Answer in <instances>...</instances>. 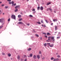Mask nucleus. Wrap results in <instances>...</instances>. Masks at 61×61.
I'll return each instance as SVG.
<instances>
[{
  "label": "nucleus",
  "mask_w": 61,
  "mask_h": 61,
  "mask_svg": "<svg viewBox=\"0 0 61 61\" xmlns=\"http://www.w3.org/2000/svg\"><path fill=\"white\" fill-rule=\"evenodd\" d=\"M0 22L2 23V25H3L5 22V20L4 18H1L0 19Z\"/></svg>",
  "instance_id": "1"
},
{
  "label": "nucleus",
  "mask_w": 61,
  "mask_h": 61,
  "mask_svg": "<svg viewBox=\"0 0 61 61\" xmlns=\"http://www.w3.org/2000/svg\"><path fill=\"white\" fill-rule=\"evenodd\" d=\"M11 18L12 19H14L15 20L16 19V17H15V16L14 15H11Z\"/></svg>",
  "instance_id": "2"
},
{
  "label": "nucleus",
  "mask_w": 61,
  "mask_h": 61,
  "mask_svg": "<svg viewBox=\"0 0 61 61\" xmlns=\"http://www.w3.org/2000/svg\"><path fill=\"white\" fill-rule=\"evenodd\" d=\"M11 3L12 4V7H14V6H15V5H16V3H15L14 4H14V2L13 1H12V2Z\"/></svg>",
  "instance_id": "3"
},
{
  "label": "nucleus",
  "mask_w": 61,
  "mask_h": 61,
  "mask_svg": "<svg viewBox=\"0 0 61 61\" xmlns=\"http://www.w3.org/2000/svg\"><path fill=\"white\" fill-rule=\"evenodd\" d=\"M51 40H52V41L53 42H54L55 41V40L54 39V37H51Z\"/></svg>",
  "instance_id": "4"
},
{
  "label": "nucleus",
  "mask_w": 61,
  "mask_h": 61,
  "mask_svg": "<svg viewBox=\"0 0 61 61\" xmlns=\"http://www.w3.org/2000/svg\"><path fill=\"white\" fill-rule=\"evenodd\" d=\"M20 5H17L15 7V9H16V8H18V7H20Z\"/></svg>",
  "instance_id": "5"
},
{
  "label": "nucleus",
  "mask_w": 61,
  "mask_h": 61,
  "mask_svg": "<svg viewBox=\"0 0 61 61\" xmlns=\"http://www.w3.org/2000/svg\"><path fill=\"white\" fill-rule=\"evenodd\" d=\"M18 24H23V25L24 24V23H23L22 22H19L18 23Z\"/></svg>",
  "instance_id": "6"
},
{
  "label": "nucleus",
  "mask_w": 61,
  "mask_h": 61,
  "mask_svg": "<svg viewBox=\"0 0 61 61\" xmlns=\"http://www.w3.org/2000/svg\"><path fill=\"white\" fill-rule=\"evenodd\" d=\"M37 58L38 59H40V55H38L37 56Z\"/></svg>",
  "instance_id": "7"
},
{
  "label": "nucleus",
  "mask_w": 61,
  "mask_h": 61,
  "mask_svg": "<svg viewBox=\"0 0 61 61\" xmlns=\"http://www.w3.org/2000/svg\"><path fill=\"white\" fill-rule=\"evenodd\" d=\"M33 58H34V59H36V56L35 55H34L33 56Z\"/></svg>",
  "instance_id": "8"
},
{
  "label": "nucleus",
  "mask_w": 61,
  "mask_h": 61,
  "mask_svg": "<svg viewBox=\"0 0 61 61\" xmlns=\"http://www.w3.org/2000/svg\"><path fill=\"white\" fill-rule=\"evenodd\" d=\"M51 38V36H49L48 37V40H49V41H50V38Z\"/></svg>",
  "instance_id": "9"
},
{
  "label": "nucleus",
  "mask_w": 61,
  "mask_h": 61,
  "mask_svg": "<svg viewBox=\"0 0 61 61\" xmlns=\"http://www.w3.org/2000/svg\"><path fill=\"white\" fill-rule=\"evenodd\" d=\"M44 9V8L42 6H41V10H43Z\"/></svg>",
  "instance_id": "10"
},
{
  "label": "nucleus",
  "mask_w": 61,
  "mask_h": 61,
  "mask_svg": "<svg viewBox=\"0 0 61 61\" xmlns=\"http://www.w3.org/2000/svg\"><path fill=\"white\" fill-rule=\"evenodd\" d=\"M22 17V16L20 15H18V17L19 18V17Z\"/></svg>",
  "instance_id": "11"
},
{
  "label": "nucleus",
  "mask_w": 61,
  "mask_h": 61,
  "mask_svg": "<svg viewBox=\"0 0 61 61\" xmlns=\"http://www.w3.org/2000/svg\"><path fill=\"white\" fill-rule=\"evenodd\" d=\"M57 26L55 25V29L56 30H57Z\"/></svg>",
  "instance_id": "12"
},
{
  "label": "nucleus",
  "mask_w": 61,
  "mask_h": 61,
  "mask_svg": "<svg viewBox=\"0 0 61 61\" xmlns=\"http://www.w3.org/2000/svg\"><path fill=\"white\" fill-rule=\"evenodd\" d=\"M50 4H51V2H49V3H47L46 4V5H50Z\"/></svg>",
  "instance_id": "13"
},
{
  "label": "nucleus",
  "mask_w": 61,
  "mask_h": 61,
  "mask_svg": "<svg viewBox=\"0 0 61 61\" xmlns=\"http://www.w3.org/2000/svg\"><path fill=\"white\" fill-rule=\"evenodd\" d=\"M53 21H54V22H55V21H56H56H57V19H53Z\"/></svg>",
  "instance_id": "14"
},
{
  "label": "nucleus",
  "mask_w": 61,
  "mask_h": 61,
  "mask_svg": "<svg viewBox=\"0 0 61 61\" xmlns=\"http://www.w3.org/2000/svg\"><path fill=\"white\" fill-rule=\"evenodd\" d=\"M20 56L19 55H18V57H17V58L18 59H19L20 58Z\"/></svg>",
  "instance_id": "15"
},
{
  "label": "nucleus",
  "mask_w": 61,
  "mask_h": 61,
  "mask_svg": "<svg viewBox=\"0 0 61 61\" xmlns=\"http://www.w3.org/2000/svg\"><path fill=\"white\" fill-rule=\"evenodd\" d=\"M30 57H32L33 56V54H31L30 55Z\"/></svg>",
  "instance_id": "16"
},
{
  "label": "nucleus",
  "mask_w": 61,
  "mask_h": 61,
  "mask_svg": "<svg viewBox=\"0 0 61 61\" xmlns=\"http://www.w3.org/2000/svg\"><path fill=\"white\" fill-rule=\"evenodd\" d=\"M18 10V9H16L15 10V12H16Z\"/></svg>",
  "instance_id": "17"
},
{
  "label": "nucleus",
  "mask_w": 61,
  "mask_h": 61,
  "mask_svg": "<svg viewBox=\"0 0 61 61\" xmlns=\"http://www.w3.org/2000/svg\"><path fill=\"white\" fill-rule=\"evenodd\" d=\"M8 56H11V54H8Z\"/></svg>",
  "instance_id": "18"
},
{
  "label": "nucleus",
  "mask_w": 61,
  "mask_h": 61,
  "mask_svg": "<svg viewBox=\"0 0 61 61\" xmlns=\"http://www.w3.org/2000/svg\"><path fill=\"white\" fill-rule=\"evenodd\" d=\"M47 35H51V34H50V33H47Z\"/></svg>",
  "instance_id": "19"
},
{
  "label": "nucleus",
  "mask_w": 61,
  "mask_h": 61,
  "mask_svg": "<svg viewBox=\"0 0 61 61\" xmlns=\"http://www.w3.org/2000/svg\"><path fill=\"white\" fill-rule=\"evenodd\" d=\"M49 10L50 11H52V10H53L52 9H51L49 8Z\"/></svg>",
  "instance_id": "20"
},
{
  "label": "nucleus",
  "mask_w": 61,
  "mask_h": 61,
  "mask_svg": "<svg viewBox=\"0 0 61 61\" xmlns=\"http://www.w3.org/2000/svg\"><path fill=\"white\" fill-rule=\"evenodd\" d=\"M54 46V45L53 44H52V45H50V47H53V46Z\"/></svg>",
  "instance_id": "21"
},
{
  "label": "nucleus",
  "mask_w": 61,
  "mask_h": 61,
  "mask_svg": "<svg viewBox=\"0 0 61 61\" xmlns=\"http://www.w3.org/2000/svg\"><path fill=\"white\" fill-rule=\"evenodd\" d=\"M31 50V48H29L28 50V51H30V50Z\"/></svg>",
  "instance_id": "22"
},
{
  "label": "nucleus",
  "mask_w": 61,
  "mask_h": 61,
  "mask_svg": "<svg viewBox=\"0 0 61 61\" xmlns=\"http://www.w3.org/2000/svg\"><path fill=\"white\" fill-rule=\"evenodd\" d=\"M37 23L38 24H39V25H40L41 24V23H40V22H37Z\"/></svg>",
  "instance_id": "23"
},
{
  "label": "nucleus",
  "mask_w": 61,
  "mask_h": 61,
  "mask_svg": "<svg viewBox=\"0 0 61 61\" xmlns=\"http://www.w3.org/2000/svg\"><path fill=\"white\" fill-rule=\"evenodd\" d=\"M39 8H40V7H39V6L37 8V10H39Z\"/></svg>",
  "instance_id": "24"
},
{
  "label": "nucleus",
  "mask_w": 61,
  "mask_h": 61,
  "mask_svg": "<svg viewBox=\"0 0 61 61\" xmlns=\"http://www.w3.org/2000/svg\"><path fill=\"white\" fill-rule=\"evenodd\" d=\"M3 27V26H0V29H1V28H2Z\"/></svg>",
  "instance_id": "25"
},
{
  "label": "nucleus",
  "mask_w": 61,
  "mask_h": 61,
  "mask_svg": "<svg viewBox=\"0 0 61 61\" xmlns=\"http://www.w3.org/2000/svg\"><path fill=\"white\" fill-rule=\"evenodd\" d=\"M22 19L21 18L19 19V21H22Z\"/></svg>",
  "instance_id": "26"
},
{
  "label": "nucleus",
  "mask_w": 61,
  "mask_h": 61,
  "mask_svg": "<svg viewBox=\"0 0 61 61\" xmlns=\"http://www.w3.org/2000/svg\"><path fill=\"white\" fill-rule=\"evenodd\" d=\"M41 22L42 23H44V21H43V20H41Z\"/></svg>",
  "instance_id": "27"
},
{
  "label": "nucleus",
  "mask_w": 61,
  "mask_h": 61,
  "mask_svg": "<svg viewBox=\"0 0 61 61\" xmlns=\"http://www.w3.org/2000/svg\"><path fill=\"white\" fill-rule=\"evenodd\" d=\"M29 16L30 17H33V15H29Z\"/></svg>",
  "instance_id": "28"
},
{
  "label": "nucleus",
  "mask_w": 61,
  "mask_h": 61,
  "mask_svg": "<svg viewBox=\"0 0 61 61\" xmlns=\"http://www.w3.org/2000/svg\"><path fill=\"white\" fill-rule=\"evenodd\" d=\"M2 55H5V53H4V52H2Z\"/></svg>",
  "instance_id": "29"
},
{
  "label": "nucleus",
  "mask_w": 61,
  "mask_h": 61,
  "mask_svg": "<svg viewBox=\"0 0 61 61\" xmlns=\"http://www.w3.org/2000/svg\"><path fill=\"white\" fill-rule=\"evenodd\" d=\"M36 36H37V37H39V35L37 34L35 35Z\"/></svg>",
  "instance_id": "30"
},
{
  "label": "nucleus",
  "mask_w": 61,
  "mask_h": 61,
  "mask_svg": "<svg viewBox=\"0 0 61 61\" xmlns=\"http://www.w3.org/2000/svg\"><path fill=\"white\" fill-rule=\"evenodd\" d=\"M44 46H46V43H45L44 44Z\"/></svg>",
  "instance_id": "31"
},
{
  "label": "nucleus",
  "mask_w": 61,
  "mask_h": 61,
  "mask_svg": "<svg viewBox=\"0 0 61 61\" xmlns=\"http://www.w3.org/2000/svg\"><path fill=\"white\" fill-rule=\"evenodd\" d=\"M56 61H58V60H59V58H57L56 59Z\"/></svg>",
  "instance_id": "32"
},
{
  "label": "nucleus",
  "mask_w": 61,
  "mask_h": 61,
  "mask_svg": "<svg viewBox=\"0 0 61 61\" xmlns=\"http://www.w3.org/2000/svg\"><path fill=\"white\" fill-rule=\"evenodd\" d=\"M60 38V37H57V39H58V38L59 39V38Z\"/></svg>",
  "instance_id": "33"
},
{
  "label": "nucleus",
  "mask_w": 61,
  "mask_h": 61,
  "mask_svg": "<svg viewBox=\"0 0 61 61\" xmlns=\"http://www.w3.org/2000/svg\"><path fill=\"white\" fill-rule=\"evenodd\" d=\"M51 60H53L54 59V57H52L51 58Z\"/></svg>",
  "instance_id": "34"
},
{
  "label": "nucleus",
  "mask_w": 61,
  "mask_h": 61,
  "mask_svg": "<svg viewBox=\"0 0 61 61\" xmlns=\"http://www.w3.org/2000/svg\"><path fill=\"white\" fill-rule=\"evenodd\" d=\"M57 57L58 58H59V57H60V56L59 55H58L57 56Z\"/></svg>",
  "instance_id": "35"
},
{
  "label": "nucleus",
  "mask_w": 61,
  "mask_h": 61,
  "mask_svg": "<svg viewBox=\"0 0 61 61\" xmlns=\"http://www.w3.org/2000/svg\"><path fill=\"white\" fill-rule=\"evenodd\" d=\"M32 11H35V9H33L32 10Z\"/></svg>",
  "instance_id": "36"
},
{
  "label": "nucleus",
  "mask_w": 61,
  "mask_h": 61,
  "mask_svg": "<svg viewBox=\"0 0 61 61\" xmlns=\"http://www.w3.org/2000/svg\"><path fill=\"white\" fill-rule=\"evenodd\" d=\"M7 1L9 2H11V0H7Z\"/></svg>",
  "instance_id": "37"
},
{
  "label": "nucleus",
  "mask_w": 61,
  "mask_h": 61,
  "mask_svg": "<svg viewBox=\"0 0 61 61\" xmlns=\"http://www.w3.org/2000/svg\"><path fill=\"white\" fill-rule=\"evenodd\" d=\"M10 21V19L9 18L8 20V21Z\"/></svg>",
  "instance_id": "38"
},
{
  "label": "nucleus",
  "mask_w": 61,
  "mask_h": 61,
  "mask_svg": "<svg viewBox=\"0 0 61 61\" xmlns=\"http://www.w3.org/2000/svg\"><path fill=\"white\" fill-rule=\"evenodd\" d=\"M8 8V7L7 6H5V9L7 8Z\"/></svg>",
  "instance_id": "39"
},
{
  "label": "nucleus",
  "mask_w": 61,
  "mask_h": 61,
  "mask_svg": "<svg viewBox=\"0 0 61 61\" xmlns=\"http://www.w3.org/2000/svg\"><path fill=\"white\" fill-rule=\"evenodd\" d=\"M46 22L47 23H48V22L47 21V20H46Z\"/></svg>",
  "instance_id": "40"
},
{
  "label": "nucleus",
  "mask_w": 61,
  "mask_h": 61,
  "mask_svg": "<svg viewBox=\"0 0 61 61\" xmlns=\"http://www.w3.org/2000/svg\"><path fill=\"white\" fill-rule=\"evenodd\" d=\"M53 61H56V59H54V60H53Z\"/></svg>",
  "instance_id": "41"
},
{
  "label": "nucleus",
  "mask_w": 61,
  "mask_h": 61,
  "mask_svg": "<svg viewBox=\"0 0 61 61\" xmlns=\"http://www.w3.org/2000/svg\"><path fill=\"white\" fill-rule=\"evenodd\" d=\"M45 59V57H44L43 58H42V59H43V60H44V59Z\"/></svg>",
  "instance_id": "42"
},
{
  "label": "nucleus",
  "mask_w": 61,
  "mask_h": 61,
  "mask_svg": "<svg viewBox=\"0 0 61 61\" xmlns=\"http://www.w3.org/2000/svg\"><path fill=\"white\" fill-rule=\"evenodd\" d=\"M39 53L40 54H41V52L40 51L39 52Z\"/></svg>",
  "instance_id": "43"
},
{
  "label": "nucleus",
  "mask_w": 61,
  "mask_h": 61,
  "mask_svg": "<svg viewBox=\"0 0 61 61\" xmlns=\"http://www.w3.org/2000/svg\"><path fill=\"white\" fill-rule=\"evenodd\" d=\"M49 10V8H47V11H48V10Z\"/></svg>",
  "instance_id": "44"
},
{
  "label": "nucleus",
  "mask_w": 61,
  "mask_h": 61,
  "mask_svg": "<svg viewBox=\"0 0 61 61\" xmlns=\"http://www.w3.org/2000/svg\"><path fill=\"white\" fill-rule=\"evenodd\" d=\"M20 14H21V15H23V13H22V12H20Z\"/></svg>",
  "instance_id": "45"
},
{
  "label": "nucleus",
  "mask_w": 61,
  "mask_h": 61,
  "mask_svg": "<svg viewBox=\"0 0 61 61\" xmlns=\"http://www.w3.org/2000/svg\"><path fill=\"white\" fill-rule=\"evenodd\" d=\"M27 59H25V61H27Z\"/></svg>",
  "instance_id": "46"
},
{
  "label": "nucleus",
  "mask_w": 61,
  "mask_h": 61,
  "mask_svg": "<svg viewBox=\"0 0 61 61\" xmlns=\"http://www.w3.org/2000/svg\"><path fill=\"white\" fill-rule=\"evenodd\" d=\"M24 57H26V56L25 55L24 56Z\"/></svg>",
  "instance_id": "47"
},
{
  "label": "nucleus",
  "mask_w": 61,
  "mask_h": 61,
  "mask_svg": "<svg viewBox=\"0 0 61 61\" xmlns=\"http://www.w3.org/2000/svg\"><path fill=\"white\" fill-rule=\"evenodd\" d=\"M9 4H12V3L11 2H9Z\"/></svg>",
  "instance_id": "48"
},
{
  "label": "nucleus",
  "mask_w": 61,
  "mask_h": 61,
  "mask_svg": "<svg viewBox=\"0 0 61 61\" xmlns=\"http://www.w3.org/2000/svg\"><path fill=\"white\" fill-rule=\"evenodd\" d=\"M45 37H46V38H47V36H45Z\"/></svg>",
  "instance_id": "49"
},
{
  "label": "nucleus",
  "mask_w": 61,
  "mask_h": 61,
  "mask_svg": "<svg viewBox=\"0 0 61 61\" xmlns=\"http://www.w3.org/2000/svg\"><path fill=\"white\" fill-rule=\"evenodd\" d=\"M1 6H4V4L2 5H1Z\"/></svg>",
  "instance_id": "50"
},
{
  "label": "nucleus",
  "mask_w": 61,
  "mask_h": 61,
  "mask_svg": "<svg viewBox=\"0 0 61 61\" xmlns=\"http://www.w3.org/2000/svg\"><path fill=\"white\" fill-rule=\"evenodd\" d=\"M43 34H45V35H46V34L45 33H43Z\"/></svg>",
  "instance_id": "51"
},
{
  "label": "nucleus",
  "mask_w": 61,
  "mask_h": 61,
  "mask_svg": "<svg viewBox=\"0 0 61 61\" xmlns=\"http://www.w3.org/2000/svg\"><path fill=\"white\" fill-rule=\"evenodd\" d=\"M30 25V24H29V23H28V24H27V25Z\"/></svg>",
  "instance_id": "52"
},
{
  "label": "nucleus",
  "mask_w": 61,
  "mask_h": 61,
  "mask_svg": "<svg viewBox=\"0 0 61 61\" xmlns=\"http://www.w3.org/2000/svg\"><path fill=\"white\" fill-rule=\"evenodd\" d=\"M51 25H53V23H52L51 24Z\"/></svg>",
  "instance_id": "53"
},
{
  "label": "nucleus",
  "mask_w": 61,
  "mask_h": 61,
  "mask_svg": "<svg viewBox=\"0 0 61 61\" xmlns=\"http://www.w3.org/2000/svg\"><path fill=\"white\" fill-rule=\"evenodd\" d=\"M41 38V39H42V37H40Z\"/></svg>",
  "instance_id": "54"
},
{
  "label": "nucleus",
  "mask_w": 61,
  "mask_h": 61,
  "mask_svg": "<svg viewBox=\"0 0 61 61\" xmlns=\"http://www.w3.org/2000/svg\"><path fill=\"white\" fill-rule=\"evenodd\" d=\"M42 26L43 27L44 26V25L42 24Z\"/></svg>",
  "instance_id": "55"
},
{
  "label": "nucleus",
  "mask_w": 61,
  "mask_h": 61,
  "mask_svg": "<svg viewBox=\"0 0 61 61\" xmlns=\"http://www.w3.org/2000/svg\"><path fill=\"white\" fill-rule=\"evenodd\" d=\"M47 42H49V41L48 40H47L46 41Z\"/></svg>",
  "instance_id": "56"
},
{
  "label": "nucleus",
  "mask_w": 61,
  "mask_h": 61,
  "mask_svg": "<svg viewBox=\"0 0 61 61\" xmlns=\"http://www.w3.org/2000/svg\"><path fill=\"white\" fill-rule=\"evenodd\" d=\"M47 44H49V45H50V43H47Z\"/></svg>",
  "instance_id": "57"
},
{
  "label": "nucleus",
  "mask_w": 61,
  "mask_h": 61,
  "mask_svg": "<svg viewBox=\"0 0 61 61\" xmlns=\"http://www.w3.org/2000/svg\"><path fill=\"white\" fill-rule=\"evenodd\" d=\"M44 27H46V26L45 25H44Z\"/></svg>",
  "instance_id": "58"
},
{
  "label": "nucleus",
  "mask_w": 61,
  "mask_h": 61,
  "mask_svg": "<svg viewBox=\"0 0 61 61\" xmlns=\"http://www.w3.org/2000/svg\"><path fill=\"white\" fill-rule=\"evenodd\" d=\"M54 13H56V11H54Z\"/></svg>",
  "instance_id": "59"
},
{
  "label": "nucleus",
  "mask_w": 61,
  "mask_h": 61,
  "mask_svg": "<svg viewBox=\"0 0 61 61\" xmlns=\"http://www.w3.org/2000/svg\"><path fill=\"white\" fill-rule=\"evenodd\" d=\"M2 3V2H0V4H1Z\"/></svg>",
  "instance_id": "60"
},
{
  "label": "nucleus",
  "mask_w": 61,
  "mask_h": 61,
  "mask_svg": "<svg viewBox=\"0 0 61 61\" xmlns=\"http://www.w3.org/2000/svg\"><path fill=\"white\" fill-rule=\"evenodd\" d=\"M1 10H0V13H1Z\"/></svg>",
  "instance_id": "61"
},
{
  "label": "nucleus",
  "mask_w": 61,
  "mask_h": 61,
  "mask_svg": "<svg viewBox=\"0 0 61 61\" xmlns=\"http://www.w3.org/2000/svg\"><path fill=\"white\" fill-rule=\"evenodd\" d=\"M36 11H35L34 12V13H36Z\"/></svg>",
  "instance_id": "62"
},
{
  "label": "nucleus",
  "mask_w": 61,
  "mask_h": 61,
  "mask_svg": "<svg viewBox=\"0 0 61 61\" xmlns=\"http://www.w3.org/2000/svg\"><path fill=\"white\" fill-rule=\"evenodd\" d=\"M22 60H23V59H21V61H22Z\"/></svg>",
  "instance_id": "63"
},
{
  "label": "nucleus",
  "mask_w": 61,
  "mask_h": 61,
  "mask_svg": "<svg viewBox=\"0 0 61 61\" xmlns=\"http://www.w3.org/2000/svg\"><path fill=\"white\" fill-rule=\"evenodd\" d=\"M28 1H29V0H27Z\"/></svg>",
  "instance_id": "64"
}]
</instances>
